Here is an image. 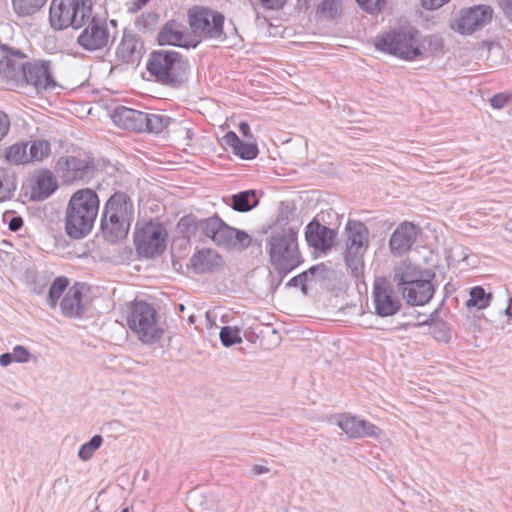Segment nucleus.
<instances>
[{"label":"nucleus","mask_w":512,"mask_h":512,"mask_svg":"<svg viewBox=\"0 0 512 512\" xmlns=\"http://www.w3.org/2000/svg\"><path fill=\"white\" fill-rule=\"evenodd\" d=\"M10 129L9 117L0 111V141L7 135Z\"/></svg>","instance_id":"nucleus-49"},{"label":"nucleus","mask_w":512,"mask_h":512,"mask_svg":"<svg viewBox=\"0 0 512 512\" xmlns=\"http://www.w3.org/2000/svg\"><path fill=\"white\" fill-rule=\"evenodd\" d=\"M110 39L106 23L92 18L91 22L79 35L78 44L88 51H96L105 48Z\"/></svg>","instance_id":"nucleus-14"},{"label":"nucleus","mask_w":512,"mask_h":512,"mask_svg":"<svg viewBox=\"0 0 512 512\" xmlns=\"http://www.w3.org/2000/svg\"><path fill=\"white\" fill-rule=\"evenodd\" d=\"M255 190H246L232 196V208L238 212H248L258 205Z\"/></svg>","instance_id":"nucleus-29"},{"label":"nucleus","mask_w":512,"mask_h":512,"mask_svg":"<svg viewBox=\"0 0 512 512\" xmlns=\"http://www.w3.org/2000/svg\"><path fill=\"white\" fill-rule=\"evenodd\" d=\"M423 272L411 262L403 261L394 269V282L397 283L399 289L403 292L404 286H411L420 278Z\"/></svg>","instance_id":"nucleus-27"},{"label":"nucleus","mask_w":512,"mask_h":512,"mask_svg":"<svg viewBox=\"0 0 512 512\" xmlns=\"http://www.w3.org/2000/svg\"><path fill=\"white\" fill-rule=\"evenodd\" d=\"M429 42L430 43H433L435 42V44L439 47H442V43H441V40L437 37H429Z\"/></svg>","instance_id":"nucleus-59"},{"label":"nucleus","mask_w":512,"mask_h":512,"mask_svg":"<svg viewBox=\"0 0 512 512\" xmlns=\"http://www.w3.org/2000/svg\"><path fill=\"white\" fill-rule=\"evenodd\" d=\"M438 322H441V317H440V309H435L429 316H427L424 320H420L419 319V325L421 326H424V325H434V324H437Z\"/></svg>","instance_id":"nucleus-48"},{"label":"nucleus","mask_w":512,"mask_h":512,"mask_svg":"<svg viewBox=\"0 0 512 512\" xmlns=\"http://www.w3.org/2000/svg\"><path fill=\"white\" fill-rule=\"evenodd\" d=\"M55 171L65 183L89 179L94 171L93 163L85 158L62 156L57 160Z\"/></svg>","instance_id":"nucleus-12"},{"label":"nucleus","mask_w":512,"mask_h":512,"mask_svg":"<svg viewBox=\"0 0 512 512\" xmlns=\"http://www.w3.org/2000/svg\"><path fill=\"white\" fill-rule=\"evenodd\" d=\"M22 76L28 84L33 85L38 91L53 89L56 86L48 61L28 62Z\"/></svg>","instance_id":"nucleus-16"},{"label":"nucleus","mask_w":512,"mask_h":512,"mask_svg":"<svg viewBox=\"0 0 512 512\" xmlns=\"http://www.w3.org/2000/svg\"><path fill=\"white\" fill-rule=\"evenodd\" d=\"M146 68L156 82L175 88L185 81L190 66L180 53L163 49L150 53Z\"/></svg>","instance_id":"nucleus-4"},{"label":"nucleus","mask_w":512,"mask_h":512,"mask_svg":"<svg viewBox=\"0 0 512 512\" xmlns=\"http://www.w3.org/2000/svg\"><path fill=\"white\" fill-rule=\"evenodd\" d=\"M493 16V10L487 5H477L462 10L456 21L455 30L462 35H470L487 25Z\"/></svg>","instance_id":"nucleus-13"},{"label":"nucleus","mask_w":512,"mask_h":512,"mask_svg":"<svg viewBox=\"0 0 512 512\" xmlns=\"http://www.w3.org/2000/svg\"><path fill=\"white\" fill-rule=\"evenodd\" d=\"M134 244L139 255L154 258L166 248V231L161 224L148 222L135 232Z\"/></svg>","instance_id":"nucleus-11"},{"label":"nucleus","mask_w":512,"mask_h":512,"mask_svg":"<svg viewBox=\"0 0 512 512\" xmlns=\"http://www.w3.org/2000/svg\"><path fill=\"white\" fill-rule=\"evenodd\" d=\"M269 471H270V469L263 465H254L251 468V472L254 476L265 474V473H268Z\"/></svg>","instance_id":"nucleus-55"},{"label":"nucleus","mask_w":512,"mask_h":512,"mask_svg":"<svg viewBox=\"0 0 512 512\" xmlns=\"http://www.w3.org/2000/svg\"><path fill=\"white\" fill-rule=\"evenodd\" d=\"M505 314L508 317H512V298L508 299V304H507V307L505 309Z\"/></svg>","instance_id":"nucleus-57"},{"label":"nucleus","mask_w":512,"mask_h":512,"mask_svg":"<svg viewBox=\"0 0 512 512\" xmlns=\"http://www.w3.org/2000/svg\"><path fill=\"white\" fill-rule=\"evenodd\" d=\"M180 310H184V305H180Z\"/></svg>","instance_id":"nucleus-62"},{"label":"nucleus","mask_w":512,"mask_h":512,"mask_svg":"<svg viewBox=\"0 0 512 512\" xmlns=\"http://www.w3.org/2000/svg\"><path fill=\"white\" fill-rule=\"evenodd\" d=\"M450 0H422V5L425 9L434 10L442 7Z\"/></svg>","instance_id":"nucleus-52"},{"label":"nucleus","mask_w":512,"mask_h":512,"mask_svg":"<svg viewBox=\"0 0 512 512\" xmlns=\"http://www.w3.org/2000/svg\"><path fill=\"white\" fill-rule=\"evenodd\" d=\"M376 50L406 61H414L422 55L419 31L412 26L390 29L373 39Z\"/></svg>","instance_id":"nucleus-3"},{"label":"nucleus","mask_w":512,"mask_h":512,"mask_svg":"<svg viewBox=\"0 0 512 512\" xmlns=\"http://www.w3.org/2000/svg\"><path fill=\"white\" fill-rule=\"evenodd\" d=\"M4 156L6 161L13 165L25 164L29 162L27 143L20 142L9 146L6 148Z\"/></svg>","instance_id":"nucleus-34"},{"label":"nucleus","mask_w":512,"mask_h":512,"mask_svg":"<svg viewBox=\"0 0 512 512\" xmlns=\"http://www.w3.org/2000/svg\"><path fill=\"white\" fill-rule=\"evenodd\" d=\"M185 30L186 28L181 23L174 20L167 22L158 33L157 40L159 45L195 48L198 42L188 40Z\"/></svg>","instance_id":"nucleus-20"},{"label":"nucleus","mask_w":512,"mask_h":512,"mask_svg":"<svg viewBox=\"0 0 512 512\" xmlns=\"http://www.w3.org/2000/svg\"><path fill=\"white\" fill-rule=\"evenodd\" d=\"M239 131L243 136H249L250 135V126L246 122H241L239 125Z\"/></svg>","instance_id":"nucleus-56"},{"label":"nucleus","mask_w":512,"mask_h":512,"mask_svg":"<svg viewBox=\"0 0 512 512\" xmlns=\"http://www.w3.org/2000/svg\"><path fill=\"white\" fill-rule=\"evenodd\" d=\"M92 0H52L49 22L54 30L81 28L91 17Z\"/></svg>","instance_id":"nucleus-6"},{"label":"nucleus","mask_w":512,"mask_h":512,"mask_svg":"<svg viewBox=\"0 0 512 512\" xmlns=\"http://www.w3.org/2000/svg\"><path fill=\"white\" fill-rule=\"evenodd\" d=\"M143 132L159 134L172 122V118L164 114L146 113Z\"/></svg>","instance_id":"nucleus-30"},{"label":"nucleus","mask_w":512,"mask_h":512,"mask_svg":"<svg viewBox=\"0 0 512 512\" xmlns=\"http://www.w3.org/2000/svg\"><path fill=\"white\" fill-rule=\"evenodd\" d=\"M189 24L193 31L204 39L223 42L226 34L223 30L224 16L206 8L194 9L189 13Z\"/></svg>","instance_id":"nucleus-10"},{"label":"nucleus","mask_w":512,"mask_h":512,"mask_svg":"<svg viewBox=\"0 0 512 512\" xmlns=\"http://www.w3.org/2000/svg\"><path fill=\"white\" fill-rule=\"evenodd\" d=\"M261 5L266 9H280L282 8L287 0H259Z\"/></svg>","instance_id":"nucleus-51"},{"label":"nucleus","mask_w":512,"mask_h":512,"mask_svg":"<svg viewBox=\"0 0 512 512\" xmlns=\"http://www.w3.org/2000/svg\"><path fill=\"white\" fill-rule=\"evenodd\" d=\"M12 362H14L12 353H3L0 355V365L3 367H7Z\"/></svg>","instance_id":"nucleus-53"},{"label":"nucleus","mask_w":512,"mask_h":512,"mask_svg":"<svg viewBox=\"0 0 512 512\" xmlns=\"http://www.w3.org/2000/svg\"><path fill=\"white\" fill-rule=\"evenodd\" d=\"M26 56L18 49L2 47L0 55V75L8 79H16L22 75L27 63Z\"/></svg>","instance_id":"nucleus-17"},{"label":"nucleus","mask_w":512,"mask_h":512,"mask_svg":"<svg viewBox=\"0 0 512 512\" xmlns=\"http://www.w3.org/2000/svg\"><path fill=\"white\" fill-rule=\"evenodd\" d=\"M314 6V19L317 22H332L343 13V0H304L302 8L307 11Z\"/></svg>","instance_id":"nucleus-19"},{"label":"nucleus","mask_w":512,"mask_h":512,"mask_svg":"<svg viewBox=\"0 0 512 512\" xmlns=\"http://www.w3.org/2000/svg\"><path fill=\"white\" fill-rule=\"evenodd\" d=\"M373 302L377 315L388 317L396 314L401 307L399 299L394 291L386 286L375 284L373 289Z\"/></svg>","instance_id":"nucleus-21"},{"label":"nucleus","mask_w":512,"mask_h":512,"mask_svg":"<svg viewBox=\"0 0 512 512\" xmlns=\"http://www.w3.org/2000/svg\"><path fill=\"white\" fill-rule=\"evenodd\" d=\"M146 117V112L138 111L132 108H128L125 106L117 107L113 114L112 120L120 128L126 130H132L135 132H143L144 119Z\"/></svg>","instance_id":"nucleus-22"},{"label":"nucleus","mask_w":512,"mask_h":512,"mask_svg":"<svg viewBox=\"0 0 512 512\" xmlns=\"http://www.w3.org/2000/svg\"><path fill=\"white\" fill-rule=\"evenodd\" d=\"M45 285H46V282H45V279H43V283L39 287H37V286L33 287L32 291L36 294H41L43 292V288Z\"/></svg>","instance_id":"nucleus-58"},{"label":"nucleus","mask_w":512,"mask_h":512,"mask_svg":"<svg viewBox=\"0 0 512 512\" xmlns=\"http://www.w3.org/2000/svg\"><path fill=\"white\" fill-rule=\"evenodd\" d=\"M359 6L368 13H376L384 6V0H356Z\"/></svg>","instance_id":"nucleus-44"},{"label":"nucleus","mask_w":512,"mask_h":512,"mask_svg":"<svg viewBox=\"0 0 512 512\" xmlns=\"http://www.w3.org/2000/svg\"><path fill=\"white\" fill-rule=\"evenodd\" d=\"M325 271V266L323 264H318L310 267L308 270L304 271V273H307V279L308 281L312 280L315 276H320L321 278H324L323 273Z\"/></svg>","instance_id":"nucleus-50"},{"label":"nucleus","mask_w":512,"mask_h":512,"mask_svg":"<svg viewBox=\"0 0 512 512\" xmlns=\"http://www.w3.org/2000/svg\"><path fill=\"white\" fill-rule=\"evenodd\" d=\"M144 52V44L141 38L133 33L125 31L120 44L117 47V57L126 63H133L140 59Z\"/></svg>","instance_id":"nucleus-23"},{"label":"nucleus","mask_w":512,"mask_h":512,"mask_svg":"<svg viewBox=\"0 0 512 512\" xmlns=\"http://www.w3.org/2000/svg\"><path fill=\"white\" fill-rule=\"evenodd\" d=\"M499 4L505 14L512 16V0H499Z\"/></svg>","instance_id":"nucleus-54"},{"label":"nucleus","mask_w":512,"mask_h":512,"mask_svg":"<svg viewBox=\"0 0 512 512\" xmlns=\"http://www.w3.org/2000/svg\"><path fill=\"white\" fill-rule=\"evenodd\" d=\"M134 208L124 192L114 193L106 202L101 216L103 237L110 243H118L128 235Z\"/></svg>","instance_id":"nucleus-2"},{"label":"nucleus","mask_w":512,"mask_h":512,"mask_svg":"<svg viewBox=\"0 0 512 512\" xmlns=\"http://www.w3.org/2000/svg\"><path fill=\"white\" fill-rule=\"evenodd\" d=\"M359 438L371 437V438H379L381 436V429L374 425L373 423L360 419L359 424Z\"/></svg>","instance_id":"nucleus-42"},{"label":"nucleus","mask_w":512,"mask_h":512,"mask_svg":"<svg viewBox=\"0 0 512 512\" xmlns=\"http://www.w3.org/2000/svg\"><path fill=\"white\" fill-rule=\"evenodd\" d=\"M127 325L137 338L145 344H153L162 337L157 311L152 304L135 301L129 307Z\"/></svg>","instance_id":"nucleus-7"},{"label":"nucleus","mask_w":512,"mask_h":512,"mask_svg":"<svg viewBox=\"0 0 512 512\" xmlns=\"http://www.w3.org/2000/svg\"><path fill=\"white\" fill-rule=\"evenodd\" d=\"M121 512H129L128 508H124Z\"/></svg>","instance_id":"nucleus-61"},{"label":"nucleus","mask_w":512,"mask_h":512,"mask_svg":"<svg viewBox=\"0 0 512 512\" xmlns=\"http://www.w3.org/2000/svg\"><path fill=\"white\" fill-rule=\"evenodd\" d=\"M51 152L50 143L46 140L33 141L29 150V160L42 161L49 156Z\"/></svg>","instance_id":"nucleus-40"},{"label":"nucleus","mask_w":512,"mask_h":512,"mask_svg":"<svg viewBox=\"0 0 512 512\" xmlns=\"http://www.w3.org/2000/svg\"><path fill=\"white\" fill-rule=\"evenodd\" d=\"M12 8L19 17L32 16L45 5L47 0H11Z\"/></svg>","instance_id":"nucleus-32"},{"label":"nucleus","mask_w":512,"mask_h":512,"mask_svg":"<svg viewBox=\"0 0 512 512\" xmlns=\"http://www.w3.org/2000/svg\"><path fill=\"white\" fill-rule=\"evenodd\" d=\"M308 282L307 279V273H300L297 276L292 277L289 282L287 283V286L289 287H300L301 291L306 294L307 293V285Z\"/></svg>","instance_id":"nucleus-46"},{"label":"nucleus","mask_w":512,"mask_h":512,"mask_svg":"<svg viewBox=\"0 0 512 512\" xmlns=\"http://www.w3.org/2000/svg\"><path fill=\"white\" fill-rule=\"evenodd\" d=\"M139 2L138 8H141L143 5H146L150 0H137Z\"/></svg>","instance_id":"nucleus-60"},{"label":"nucleus","mask_w":512,"mask_h":512,"mask_svg":"<svg viewBox=\"0 0 512 512\" xmlns=\"http://www.w3.org/2000/svg\"><path fill=\"white\" fill-rule=\"evenodd\" d=\"M1 220L6 224L12 232H16L23 226V219L19 215H15L12 211H6L2 214Z\"/></svg>","instance_id":"nucleus-43"},{"label":"nucleus","mask_w":512,"mask_h":512,"mask_svg":"<svg viewBox=\"0 0 512 512\" xmlns=\"http://www.w3.org/2000/svg\"><path fill=\"white\" fill-rule=\"evenodd\" d=\"M58 187L56 178L50 172H45L37 177L35 192L39 199L48 198Z\"/></svg>","instance_id":"nucleus-33"},{"label":"nucleus","mask_w":512,"mask_h":512,"mask_svg":"<svg viewBox=\"0 0 512 512\" xmlns=\"http://www.w3.org/2000/svg\"><path fill=\"white\" fill-rule=\"evenodd\" d=\"M98 211L99 198L95 191L88 188L76 191L66 210L67 234L74 239L84 238L91 232Z\"/></svg>","instance_id":"nucleus-1"},{"label":"nucleus","mask_w":512,"mask_h":512,"mask_svg":"<svg viewBox=\"0 0 512 512\" xmlns=\"http://www.w3.org/2000/svg\"><path fill=\"white\" fill-rule=\"evenodd\" d=\"M336 231L313 220L308 223L305 238L309 246L316 250H329L335 242Z\"/></svg>","instance_id":"nucleus-18"},{"label":"nucleus","mask_w":512,"mask_h":512,"mask_svg":"<svg viewBox=\"0 0 512 512\" xmlns=\"http://www.w3.org/2000/svg\"><path fill=\"white\" fill-rule=\"evenodd\" d=\"M420 232V228L412 222L401 223L389 239L391 253L401 256L408 252L416 242Z\"/></svg>","instance_id":"nucleus-15"},{"label":"nucleus","mask_w":512,"mask_h":512,"mask_svg":"<svg viewBox=\"0 0 512 512\" xmlns=\"http://www.w3.org/2000/svg\"><path fill=\"white\" fill-rule=\"evenodd\" d=\"M60 308L63 315L67 317H77L83 312L82 291L77 286L70 287L61 303Z\"/></svg>","instance_id":"nucleus-28"},{"label":"nucleus","mask_w":512,"mask_h":512,"mask_svg":"<svg viewBox=\"0 0 512 512\" xmlns=\"http://www.w3.org/2000/svg\"><path fill=\"white\" fill-rule=\"evenodd\" d=\"M345 262L353 276L358 277L363 268V258L369 247V230L357 220H348L345 226Z\"/></svg>","instance_id":"nucleus-9"},{"label":"nucleus","mask_w":512,"mask_h":512,"mask_svg":"<svg viewBox=\"0 0 512 512\" xmlns=\"http://www.w3.org/2000/svg\"><path fill=\"white\" fill-rule=\"evenodd\" d=\"M15 189V177L7 170L0 169V202L10 199Z\"/></svg>","instance_id":"nucleus-37"},{"label":"nucleus","mask_w":512,"mask_h":512,"mask_svg":"<svg viewBox=\"0 0 512 512\" xmlns=\"http://www.w3.org/2000/svg\"><path fill=\"white\" fill-rule=\"evenodd\" d=\"M219 336L225 347H231L242 342L241 330L238 327L224 326L221 328Z\"/></svg>","instance_id":"nucleus-41"},{"label":"nucleus","mask_w":512,"mask_h":512,"mask_svg":"<svg viewBox=\"0 0 512 512\" xmlns=\"http://www.w3.org/2000/svg\"><path fill=\"white\" fill-rule=\"evenodd\" d=\"M510 96L505 93H498L495 94L490 99V105L495 109H501L503 108L509 101Z\"/></svg>","instance_id":"nucleus-47"},{"label":"nucleus","mask_w":512,"mask_h":512,"mask_svg":"<svg viewBox=\"0 0 512 512\" xmlns=\"http://www.w3.org/2000/svg\"><path fill=\"white\" fill-rule=\"evenodd\" d=\"M402 294L409 304L421 306L431 300L434 294V287L430 280L422 277L413 285L404 286Z\"/></svg>","instance_id":"nucleus-24"},{"label":"nucleus","mask_w":512,"mask_h":512,"mask_svg":"<svg viewBox=\"0 0 512 512\" xmlns=\"http://www.w3.org/2000/svg\"><path fill=\"white\" fill-rule=\"evenodd\" d=\"M68 285L69 281L64 276L57 277L52 282L47 295V304L51 309H54L57 306L61 296L69 289Z\"/></svg>","instance_id":"nucleus-35"},{"label":"nucleus","mask_w":512,"mask_h":512,"mask_svg":"<svg viewBox=\"0 0 512 512\" xmlns=\"http://www.w3.org/2000/svg\"><path fill=\"white\" fill-rule=\"evenodd\" d=\"M191 265L197 273L213 272L222 265V257L212 249H203L191 257Z\"/></svg>","instance_id":"nucleus-26"},{"label":"nucleus","mask_w":512,"mask_h":512,"mask_svg":"<svg viewBox=\"0 0 512 512\" xmlns=\"http://www.w3.org/2000/svg\"><path fill=\"white\" fill-rule=\"evenodd\" d=\"M491 294H487L483 287L475 286L470 290L469 299L466 302L467 307H477L484 309L490 305Z\"/></svg>","instance_id":"nucleus-36"},{"label":"nucleus","mask_w":512,"mask_h":512,"mask_svg":"<svg viewBox=\"0 0 512 512\" xmlns=\"http://www.w3.org/2000/svg\"><path fill=\"white\" fill-rule=\"evenodd\" d=\"M200 225L203 236L227 250L242 251L251 244L252 238L250 235L229 226L217 215L204 218V222Z\"/></svg>","instance_id":"nucleus-8"},{"label":"nucleus","mask_w":512,"mask_h":512,"mask_svg":"<svg viewBox=\"0 0 512 512\" xmlns=\"http://www.w3.org/2000/svg\"><path fill=\"white\" fill-rule=\"evenodd\" d=\"M11 353L13 355L14 362L27 363L30 361L31 353L22 345L15 346Z\"/></svg>","instance_id":"nucleus-45"},{"label":"nucleus","mask_w":512,"mask_h":512,"mask_svg":"<svg viewBox=\"0 0 512 512\" xmlns=\"http://www.w3.org/2000/svg\"><path fill=\"white\" fill-rule=\"evenodd\" d=\"M204 219H197L193 215H186L179 221V228L181 232L188 238L194 236L197 232L202 234V228L200 227Z\"/></svg>","instance_id":"nucleus-38"},{"label":"nucleus","mask_w":512,"mask_h":512,"mask_svg":"<svg viewBox=\"0 0 512 512\" xmlns=\"http://www.w3.org/2000/svg\"><path fill=\"white\" fill-rule=\"evenodd\" d=\"M334 423L349 437L359 438L360 418L350 414H340L334 418Z\"/></svg>","instance_id":"nucleus-31"},{"label":"nucleus","mask_w":512,"mask_h":512,"mask_svg":"<svg viewBox=\"0 0 512 512\" xmlns=\"http://www.w3.org/2000/svg\"><path fill=\"white\" fill-rule=\"evenodd\" d=\"M223 145L231 148L232 152L244 160L255 159L259 153L258 146L255 143H246L233 132H227L223 138Z\"/></svg>","instance_id":"nucleus-25"},{"label":"nucleus","mask_w":512,"mask_h":512,"mask_svg":"<svg viewBox=\"0 0 512 512\" xmlns=\"http://www.w3.org/2000/svg\"><path fill=\"white\" fill-rule=\"evenodd\" d=\"M103 437L99 434L94 435L88 442L81 445L78 451V457L82 461H88L92 458L95 451L101 447Z\"/></svg>","instance_id":"nucleus-39"},{"label":"nucleus","mask_w":512,"mask_h":512,"mask_svg":"<svg viewBox=\"0 0 512 512\" xmlns=\"http://www.w3.org/2000/svg\"><path fill=\"white\" fill-rule=\"evenodd\" d=\"M266 247L272 267L282 274V277L303 261L298 247L297 232L293 228L273 233L268 238Z\"/></svg>","instance_id":"nucleus-5"}]
</instances>
